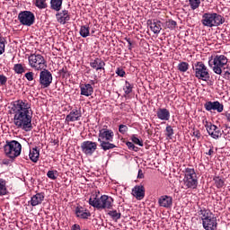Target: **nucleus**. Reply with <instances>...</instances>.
Listing matches in <instances>:
<instances>
[{"instance_id": "obj_55", "label": "nucleus", "mask_w": 230, "mask_h": 230, "mask_svg": "<svg viewBox=\"0 0 230 230\" xmlns=\"http://www.w3.org/2000/svg\"><path fill=\"white\" fill-rule=\"evenodd\" d=\"M3 148V144L0 143V149Z\"/></svg>"}, {"instance_id": "obj_46", "label": "nucleus", "mask_w": 230, "mask_h": 230, "mask_svg": "<svg viewBox=\"0 0 230 230\" xmlns=\"http://www.w3.org/2000/svg\"><path fill=\"white\" fill-rule=\"evenodd\" d=\"M4 52V41L0 40V55H3Z\"/></svg>"}, {"instance_id": "obj_12", "label": "nucleus", "mask_w": 230, "mask_h": 230, "mask_svg": "<svg viewBox=\"0 0 230 230\" xmlns=\"http://www.w3.org/2000/svg\"><path fill=\"white\" fill-rule=\"evenodd\" d=\"M98 148V144L93 141H84L81 144V149L83 154L85 155H93L96 149Z\"/></svg>"}, {"instance_id": "obj_13", "label": "nucleus", "mask_w": 230, "mask_h": 230, "mask_svg": "<svg viewBox=\"0 0 230 230\" xmlns=\"http://www.w3.org/2000/svg\"><path fill=\"white\" fill-rule=\"evenodd\" d=\"M205 128H207V132L213 137V139H218L222 136V131H220V128L217 127L215 124L208 123V120H206Z\"/></svg>"}, {"instance_id": "obj_24", "label": "nucleus", "mask_w": 230, "mask_h": 230, "mask_svg": "<svg viewBox=\"0 0 230 230\" xmlns=\"http://www.w3.org/2000/svg\"><path fill=\"white\" fill-rule=\"evenodd\" d=\"M80 89L82 96H91L94 93V88H93L91 84H82Z\"/></svg>"}, {"instance_id": "obj_53", "label": "nucleus", "mask_w": 230, "mask_h": 230, "mask_svg": "<svg viewBox=\"0 0 230 230\" xmlns=\"http://www.w3.org/2000/svg\"><path fill=\"white\" fill-rule=\"evenodd\" d=\"M213 154H214L213 148H210L207 153V155H213Z\"/></svg>"}, {"instance_id": "obj_45", "label": "nucleus", "mask_w": 230, "mask_h": 230, "mask_svg": "<svg viewBox=\"0 0 230 230\" xmlns=\"http://www.w3.org/2000/svg\"><path fill=\"white\" fill-rule=\"evenodd\" d=\"M116 75H118V76H121V78H123V76H125V70H123L121 68H117Z\"/></svg>"}, {"instance_id": "obj_51", "label": "nucleus", "mask_w": 230, "mask_h": 230, "mask_svg": "<svg viewBox=\"0 0 230 230\" xmlns=\"http://www.w3.org/2000/svg\"><path fill=\"white\" fill-rule=\"evenodd\" d=\"M126 40H127V42L128 44V49H132V41H130V39H127L126 38Z\"/></svg>"}, {"instance_id": "obj_35", "label": "nucleus", "mask_w": 230, "mask_h": 230, "mask_svg": "<svg viewBox=\"0 0 230 230\" xmlns=\"http://www.w3.org/2000/svg\"><path fill=\"white\" fill-rule=\"evenodd\" d=\"M108 215L113 219V220H119L121 218V213L118 212L117 210H110L108 212Z\"/></svg>"}, {"instance_id": "obj_32", "label": "nucleus", "mask_w": 230, "mask_h": 230, "mask_svg": "<svg viewBox=\"0 0 230 230\" xmlns=\"http://www.w3.org/2000/svg\"><path fill=\"white\" fill-rule=\"evenodd\" d=\"M188 69H190V64L187 62L182 61L178 64V70H180L181 73H186Z\"/></svg>"}, {"instance_id": "obj_25", "label": "nucleus", "mask_w": 230, "mask_h": 230, "mask_svg": "<svg viewBox=\"0 0 230 230\" xmlns=\"http://www.w3.org/2000/svg\"><path fill=\"white\" fill-rule=\"evenodd\" d=\"M44 202V193H37L36 195L32 196L31 199V206H39V204H42Z\"/></svg>"}, {"instance_id": "obj_21", "label": "nucleus", "mask_w": 230, "mask_h": 230, "mask_svg": "<svg viewBox=\"0 0 230 230\" xmlns=\"http://www.w3.org/2000/svg\"><path fill=\"white\" fill-rule=\"evenodd\" d=\"M147 22L149 24L150 30L154 33H155V34L161 33V30H163V27L161 26V22L160 21L154 20L153 22L152 21H148Z\"/></svg>"}, {"instance_id": "obj_15", "label": "nucleus", "mask_w": 230, "mask_h": 230, "mask_svg": "<svg viewBox=\"0 0 230 230\" xmlns=\"http://www.w3.org/2000/svg\"><path fill=\"white\" fill-rule=\"evenodd\" d=\"M90 66L95 69V71H105V61L100 58H96L90 62Z\"/></svg>"}, {"instance_id": "obj_27", "label": "nucleus", "mask_w": 230, "mask_h": 230, "mask_svg": "<svg viewBox=\"0 0 230 230\" xmlns=\"http://www.w3.org/2000/svg\"><path fill=\"white\" fill-rule=\"evenodd\" d=\"M40 155V151L39 150V147H33L30 150L29 157L32 163H37V161H39Z\"/></svg>"}, {"instance_id": "obj_34", "label": "nucleus", "mask_w": 230, "mask_h": 230, "mask_svg": "<svg viewBox=\"0 0 230 230\" xmlns=\"http://www.w3.org/2000/svg\"><path fill=\"white\" fill-rule=\"evenodd\" d=\"M217 188L220 189V188H224V179L220 178V176H215L213 179Z\"/></svg>"}, {"instance_id": "obj_50", "label": "nucleus", "mask_w": 230, "mask_h": 230, "mask_svg": "<svg viewBox=\"0 0 230 230\" xmlns=\"http://www.w3.org/2000/svg\"><path fill=\"white\" fill-rule=\"evenodd\" d=\"M72 230H81L80 225L75 224L72 226Z\"/></svg>"}, {"instance_id": "obj_2", "label": "nucleus", "mask_w": 230, "mask_h": 230, "mask_svg": "<svg viewBox=\"0 0 230 230\" xmlns=\"http://www.w3.org/2000/svg\"><path fill=\"white\" fill-rule=\"evenodd\" d=\"M114 199L111 196L102 195L100 197V192H95L91 195L89 199L90 206L96 208V209H111Z\"/></svg>"}, {"instance_id": "obj_43", "label": "nucleus", "mask_w": 230, "mask_h": 230, "mask_svg": "<svg viewBox=\"0 0 230 230\" xmlns=\"http://www.w3.org/2000/svg\"><path fill=\"white\" fill-rule=\"evenodd\" d=\"M126 145L128 148H129V150H134V152H137V147L134 145V143L127 142Z\"/></svg>"}, {"instance_id": "obj_17", "label": "nucleus", "mask_w": 230, "mask_h": 230, "mask_svg": "<svg viewBox=\"0 0 230 230\" xmlns=\"http://www.w3.org/2000/svg\"><path fill=\"white\" fill-rule=\"evenodd\" d=\"M81 118H82V111L80 110H73L66 117V121L67 122L80 121Z\"/></svg>"}, {"instance_id": "obj_5", "label": "nucleus", "mask_w": 230, "mask_h": 230, "mask_svg": "<svg viewBox=\"0 0 230 230\" xmlns=\"http://www.w3.org/2000/svg\"><path fill=\"white\" fill-rule=\"evenodd\" d=\"M201 22L203 26H207L208 28H213L215 26H220V24H224L226 20L222 15L217 13H205L202 15Z\"/></svg>"}, {"instance_id": "obj_31", "label": "nucleus", "mask_w": 230, "mask_h": 230, "mask_svg": "<svg viewBox=\"0 0 230 230\" xmlns=\"http://www.w3.org/2000/svg\"><path fill=\"white\" fill-rule=\"evenodd\" d=\"M8 193V189H6V181L0 179V195H6Z\"/></svg>"}, {"instance_id": "obj_36", "label": "nucleus", "mask_w": 230, "mask_h": 230, "mask_svg": "<svg viewBox=\"0 0 230 230\" xmlns=\"http://www.w3.org/2000/svg\"><path fill=\"white\" fill-rule=\"evenodd\" d=\"M132 89H134V85L126 81L125 85L123 87L125 94H130V93H132Z\"/></svg>"}, {"instance_id": "obj_49", "label": "nucleus", "mask_w": 230, "mask_h": 230, "mask_svg": "<svg viewBox=\"0 0 230 230\" xmlns=\"http://www.w3.org/2000/svg\"><path fill=\"white\" fill-rule=\"evenodd\" d=\"M193 136H194V137H197V139H200V131L194 130L193 131Z\"/></svg>"}, {"instance_id": "obj_41", "label": "nucleus", "mask_w": 230, "mask_h": 230, "mask_svg": "<svg viewBox=\"0 0 230 230\" xmlns=\"http://www.w3.org/2000/svg\"><path fill=\"white\" fill-rule=\"evenodd\" d=\"M58 172L57 171H49L47 172V176L49 177V179H51L52 181H55L57 179L58 176Z\"/></svg>"}, {"instance_id": "obj_11", "label": "nucleus", "mask_w": 230, "mask_h": 230, "mask_svg": "<svg viewBox=\"0 0 230 230\" xmlns=\"http://www.w3.org/2000/svg\"><path fill=\"white\" fill-rule=\"evenodd\" d=\"M40 85L41 89H48L49 85L53 83V75L49 70L48 69H43L40 73V80H39Z\"/></svg>"}, {"instance_id": "obj_1", "label": "nucleus", "mask_w": 230, "mask_h": 230, "mask_svg": "<svg viewBox=\"0 0 230 230\" xmlns=\"http://www.w3.org/2000/svg\"><path fill=\"white\" fill-rule=\"evenodd\" d=\"M11 111L13 116V125L16 128H21L25 132H30L33 126L31 125V118H33V111L31 104L27 100H17L12 103Z\"/></svg>"}, {"instance_id": "obj_9", "label": "nucleus", "mask_w": 230, "mask_h": 230, "mask_svg": "<svg viewBox=\"0 0 230 230\" xmlns=\"http://www.w3.org/2000/svg\"><path fill=\"white\" fill-rule=\"evenodd\" d=\"M195 76L198 80H203V82H208L209 80V69L203 62H197L193 67Z\"/></svg>"}, {"instance_id": "obj_47", "label": "nucleus", "mask_w": 230, "mask_h": 230, "mask_svg": "<svg viewBox=\"0 0 230 230\" xmlns=\"http://www.w3.org/2000/svg\"><path fill=\"white\" fill-rule=\"evenodd\" d=\"M6 76L0 75V84L1 85H4V84H6Z\"/></svg>"}, {"instance_id": "obj_42", "label": "nucleus", "mask_w": 230, "mask_h": 230, "mask_svg": "<svg viewBox=\"0 0 230 230\" xmlns=\"http://www.w3.org/2000/svg\"><path fill=\"white\" fill-rule=\"evenodd\" d=\"M128 130V127H127V125H119V132H120V134H125V132H127Z\"/></svg>"}, {"instance_id": "obj_48", "label": "nucleus", "mask_w": 230, "mask_h": 230, "mask_svg": "<svg viewBox=\"0 0 230 230\" xmlns=\"http://www.w3.org/2000/svg\"><path fill=\"white\" fill-rule=\"evenodd\" d=\"M137 179H145V174L141 169L138 170Z\"/></svg>"}, {"instance_id": "obj_20", "label": "nucleus", "mask_w": 230, "mask_h": 230, "mask_svg": "<svg viewBox=\"0 0 230 230\" xmlns=\"http://www.w3.org/2000/svg\"><path fill=\"white\" fill-rule=\"evenodd\" d=\"M57 21L59 22V24H66L71 17L69 16V13L66 10L62 11L61 13H58L56 14Z\"/></svg>"}, {"instance_id": "obj_37", "label": "nucleus", "mask_w": 230, "mask_h": 230, "mask_svg": "<svg viewBox=\"0 0 230 230\" xmlns=\"http://www.w3.org/2000/svg\"><path fill=\"white\" fill-rule=\"evenodd\" d=\"M13 71L16 73V75H22L25 70L22 64H15L13 66Z\"/></svg>"}, {"instance_id": "obj_40", "label": "nucleus", "mask_w": 230, "mask_h": 230, "mask_svg": "<svg viewBox=\"0 0 230 230\" xmlns=\"http://www.w3.org/2000/svg\"><path fill=\"white\" fill-rule=\"evenodd\" d=\"M131 141L135 144V145H138V146H143V140L137 138L136 137V135H132L131 136Z\"/></svg>"}, {"instance_id": "obj_39", "label": "nucleus", "mask_w": 230, "mask_h": 230, "mask_svg": "<svg viewBox=\"0 0 230 230\" xmlns=\"http://www.w3.org/2000/svg\"><path fill=\"white\" fill-rule=\"evenodd\" d=\"M165 136L169 137V139H172L173 137V128L172 126L168 125L165 128Z\"/></svg>"}, {"instance_id": "obj_22", "label": "nucleus", "mask_w": 230, "mask_h": 230, "mask_svg": "<svg viewBox=\"0 0 230 230\" xmlns=\"http://www.w3.org/2000/svg\"><path fill=\"white\" fill-rule=\"evenodd\" d=\"M156 116L158 119H162V121H168V119H170V111L166 108L159 109L156 111Z\"/></svg>"}, {"instance_id": "obj_52", "label": "nucleus", "mask_w": 230, "mask_h": 230, "mask_svg": "<svg viewBox=\"0 0 230 230\" xmlns=\"http://www.w3.org/2000/svg\"><path fill=\"white\" fill-rule=\"evenodd\" d=\"M2 163H3V164L8 165V164H10L11 161L8 159H4Z\"/></svg>"}, {"instance_id": "obj_6", "label": "nucleus", "mask_w": 230, "mask_h": 230, "mask_svg": "<svg viewBox=\"0 0 230 230\" xmlns=\"http://www.w3.org/2000/svg\"><path fill=\"white\" fill-rule=\"evenodd\" d=\"M22 150V146L16 140L6 141L4 146V152L6 157L9 159H15L21 155V151Z\"/></svg>"}, {"instance_id": "obj_16", "label": "nucleus", "mask_w": 230, "mask_h": 230, "mask_svg": "<svg viewBox=\"0 0 230 230\" xmlns=\"http://www.w3.org/2000/svg\"><path fill=\"white\" fill-rule=\"evenodd\" d=\"M206 111H217L218 112H222L224 111V105L220 104L218 101L217 102H208L205 103Z\"/></svg>"}, {"instance_id": "obj_8", "label": "nucleus", "mask_w": 230, "mask_h": 230, "mask_svg": "<svg viewBox=\"0 0 230 230\" xmlns=\"http://www.w3.org/2000/svg\"><path fill=\"white\" fill-rule=\"evenodd\" d=\"M29 66L34 69V71H42V69H46V59L44 56L40 54H31L28 58Z\"/></svg>"}, {"instance_id": "obj_29", "label": "nucleus", "mask_w": 230, "mask_h": 230, "mask_svg": "<svg viewBox=\"0 0 230 230\" xmlns=\"http://www.w3.org/2000/svg\"><path fill=\"white\" fill-rule=\"evenodd\" d=\"M50 4L52 10H56V12H60L62 8V0H51Z\"/></svg>"}, {"instance_id": "obj_7", "label": "nucleus", "mask_w": 230, "mask_h": 230, "mask_svg": "<svg viewBox=\"0 0 230 230\" xmlns=\"http://www.w3.org/2000/svg\"><path fill=\"white\" fill-rule=\"evenodd\" d=\"M227 65V58L224 55L216 56L208 60V66L216 75H222V67Z\"/></svg>"}, {"instance_id": "obj_30", "label": "nucleus", "mask_w": 230, "mask_h": 230, "mask_svg": "<svg viewBox=\"0 0 230 230\" xmlns=\"http://www.w3.org/2000/svg\"><path fill=\"white\" fill-rule=\"evenodd\" d=\"M34 4L39 10H45V8H48L47 0H35Z\"/></svg>"}, {"instance_id": "obj_10", "label": "nucleus", "mask_w": 230, "mask_h": 230, "mask_svg": "<svg viewBox=\"0 0 230 230\" xmlns=\"http://www.w3.org/2000/svg\"><path fill=\"white\" fill-rule=\"evenodd\" d=\"M18 20L22 26H33L35 24V14L31 11H22L18 14Z\"/></svg>"}, {"instance_id": "obj_28", "label": "nucleus", "mask_w": 230, "mask_h": 230, "mask_svg": "<svg viewBox=\"0 0 230 230\" xmlns=\"http://www.w3.org/2000/svg\"><path fill=\"white\" fill-rule=\"evenodd\" d=\"M79 34L84 39H87V37H89L91 35V31H90L88 25L81 26L80 31H79Z\"/></svg>"}, {"instance_id": "obj_44", "label": "nucleus", "mask_w": 230, "mask_h": 230, "mask_svg": "<svg viewBox=\"0 0 230 230\" xmlns=\"http://www.w3.org/2000/svg\"><path fill=\"white\" fill-rule=\"evenodd\" d=\"M33 72H28L25 74V78L29 81V82H33Z\"/></svg>"}, {"instance_id": "obj_33", "label": "nucleus", "mask_w": 230, "mask_h": 230, "mask_svg": "<svg viewBox=\"0 0 230 230\" xmlns=\"http://www.w3.org/2000/svg\"><path fill=\"white\" fill-rule=\"evenodd\" d=\"M164 26L168 30H175V28L177 27V22L173 20H168L167 22H164Z\"/></svg>"}, {"instance_id": "obj_38", "label": "nucleus", "mask_w": 230, "mask_h": 230, "mask_svg": "<svg viewBox=\"0 0 230 230\" xmlns=\"http://www.w3.org/2000/svg\"><path fill=\"white\" fill-rule=\"evenodd\" d=\"M191 10H197L200 6V0H189Z\"/></svg>"}, {"instance_id": "obj_18", "label": "nucleus", "mask_w": 230, "mask_h": 230, "mask_svg": "<svg viewBox=\"0 0 230 230\" xmlns=\"http://www.w3.org/2000/svg\"><path fill=\"white\" fill-rule=\"evenodd\" d=\"M132 195L137 200H143L145 199V187L143 185L135 186L132 190Z\"/></svg>"}, {"instance_id": "obj_19", "label": "nucleus", "mask_w": 230, "mask_h": 230, "mask_svg": "<svg viewBox=\"0 0 230 230\" xmlns=\"http://www.w3.org/2000/svg\"><path fill=\"white\" fill-rule=\"evenodd\" d=\"M158 204L161 206V208H172V205L173 204V199L170 196H162L158 199Z\"/></svg>"}, {"instance_id": "obj_14", "label": "nucleus", "mask_w": 230, "mask_h": 230, "mask_svg": "<svg viewBox=\"0 0 230 230\" xmlns=\"http://www.w3.org/2000/svg\"><path fill=\"white\" fill-rule=\"evenodd\" d=\"M114 132L109 128H102L99 131L98 141H113Z\"/></svg>"}, {"instance_id": "obj_26", "label": "nucleus", "mask_w": 230, "mask_h": 230, "mask_svg": "<svg viewBox=\"0 0 230 230\" xmlns=\"http://www.w3.org/2000/svg\"><path fill=\"white\" fill-rule=\"evenodd\" d=\"M100 146L104 152L107 150H112V148H116V145L112 144V140H102L99 141Z\"/></svg>"}, {"instance_id": "obj_4", "label": "nucleus", "mask_w": 230, "mask_h": 230, "mask_svg": "<svg viewBox=\"0 0 230 230\" xmlns=\"http://www.w3.org/2000/svg\"><path fill=\"white\" fill-rule=\"evenodd\" d=\"M183 177V190H197L199 187V176L193 168H185Z\"/></svg>"}, {"instance_id": "obj_23", "label": "nucleus", "mask_w": 230, "mask_h": 230, "mask_svg": "<svg viewBox=\"0 0 230 230\" xmlns=\"http://www.w3.org/2000/svg\"><path fill=\"white\" fill-rule=\"evenodd\" d=\"M75 215L77 218L87 219L91 217V212L89 210L84 208L83 207H77L75 208Z\"/></svg>"}, {"instance_id": "obj_3", "label": "nucleus", "mask_w": 230, "mask_h": 230, "mask_svg": "<svg viewBox=\"0 0 230 230\" xmlns=\"http://www.w3.org/2000/svg\"><path fill=\"white\" fill-rule=\"evenodd\" d=\"M199 218L202 220V226L205 230H216L218 223L215 214L209 209L201 208L199 212Z\"/></svg>"}, {"instance_id": "obj_54", "label": "nucleus", "mask_w": 230, "mask_h": 230, "mask_svg": "<svg viewBox=\"0 0 230 230\" xmlns=\"http://www.w3.org/2000/svg\"><path fill=\"white\" fill-rule=\"evenodd\" d=\"M225 76H226V78H229V76H230V72H229V71H226V72H225Z\"/></svg>"}]
</instances>
